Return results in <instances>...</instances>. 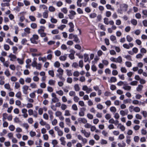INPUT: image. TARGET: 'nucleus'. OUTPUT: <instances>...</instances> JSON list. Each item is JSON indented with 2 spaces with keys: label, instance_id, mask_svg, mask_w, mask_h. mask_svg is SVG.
<instances>
[{
  "label": "nucleus",
  "instance_id": "obj_54",
  "mask_svg": "<svg viewBox=\"0 0 147 147\" xmlns=\"http://www.w3.org/2000/svg\"><path fill=\"white\" fill-rule=\"evenodd\" d=\"M131 99H130L127 98L123 100V102L125 104H127L128 103H130L131 102Z\"/></svg>",
  "mask_w": 147,
  "mask_h": 147
},
{
  "label": "nucleus",
  "instance_id": "obj_48",
  "mask_svg": "<svg viewBox=\"0 0 147 147\" xmlns=\"http://www.w3.org/2000/svg\"><path fill=\"white\" fill-rule=\"evenodd\" d=\"M62 115V113L59 111H56L55 113V116L57 117H59Z\"/></svg>",
  "mask_w": 147,
  "mask_h": 147
},
{
  "label": "nucleus",
  "instance_id": "obj_43",
  "mask_svg": "<svg viewBox=\"0 0 147 147\" xmlns=\"http://www.w3.org/2000/svg\"><path fill=\"white\" fill-rule=\"evenodd\" d=\"M125 65L127 67H131L132 66V63L131 62L127 61L125 62Z\"/></svg>",
  "mask_w": 147,
  "mask_h": 147
},
{
  "label": "nucleus",
  "instance_id": "obj_36",
  "mask_svg": "<svg viewBox=\"0 0 147 147\" xmlns=\"http://www.w3.org/2000/svg\"><path fill=\"white\" fill-rule=\"evenodd\" d=\"M4 87L5 88L7 89L8 90L11 91V89L10 88V86L9 84H6L4 85Z\"/></svg>",
  "mask_w": 147,
  "mask_h": 147
},
{
  "label": "nucleus",
  "instance_id": "obj_22",
  "mask_svg": "<svg viewBox=\"0 0 147 147\" xmlns=\"http://www.w3.org/2000/svg\"><path fill=\"white\" fill-rule=\"evenodd\" d=\"M17 60L19 64L22 65L24 64V61L23 59L18 58L17 59Z\"/></svg>",
  "mask_w": 147,
  "mask_h": 147
},
{
  "label": "nucleus",
  "instance_id": "obj_41",
  "mask_svg": "<svg viewBox=\"0 0 147 147\" xmlns=\"http://www.w3.org/2000/svg\"><path fill=\"white\" fill-rule=\"evenodd\" d=\"M48 16V11H45L43 13V18H47Z\"/></svg>",
  "mask_w": 147,
  "mask_h": 147
},
{
  "label": "nucleus",
  "instance_id": "obj_32",
  "mask_svg": "<svg viewBox=\"0 0 147 147\" xmlns=\"http://www.w3.org/2000/svg\"><path fill=\"white\" fill-rule=\"evenodd\" d=\"M54 53L55 55L57 57L60 56L61 54V52L58 50H57L55 51Z\"/></svg>",
  "mask_w": 147,
  "mask_h": 147
},
{
  "label": "nucleus",
  "instance_id": "obj_55",
  "mask_svg": "<svg viewBox=\"0 0 147 147\" xmlns=\"http://www.w3.org/2000/svg\"><path fill=\"white\" fill-rule=\"evenodd\" d=\"M52 100L53 102L55 103L59 102V99L57 97H56L52 98Z\"/></svg>",
  "mask_w": 147,
  "mask_h": 147
},
{
  "label": "nucleus",
  "instance_id": "obj_57",
  "mask_svg": "<svg viewBox=\"0 0 147 147\" xmlns=\"http://www.w3.org/2000/svg\"><path fill=\"white\" fill-rule=\"evenodd\" d=\"M61 108L62 110H64L67 108V106L65 104H61Z\"/></svg>",
  "mask_w": 147,
  "mask_h": 147
},
{
  "label": "nucleus",
  "instance_id": "obj_62",
  "mask_svg": "<svg viewBox=\"0 0 147 147\" xmlns=\"http://www.w3.org/2000/svg\"><path fill=\"white\" fill-rule=\"evenodd\" d=\"M75 90L76 91H79L80 90V88L78 84H76L74 86Z\"/></svg>",
  "mask_w": 147,
  "mask_h": 147
},
{
  "label": "nucleus",
  "instance_id": "obj_12",
  "mask_svg": "<svg viewBox=\"0 0 147 147\" xmlns=\"http://www.w3.org/2000/svg\"><path fill=\"white\" fill-rule=\"evenodd\" d=\"M110 40L114 43L117 42L116 37L113 35H111L110 37Z\"/></svg>",
  "mask_w": 147,
  "mask_h": 147
},
{
  "label": "nucleus",
  "instance_id": "obj_18",
  "mask_svg": "<svg viewBox=\"0 0 147 147\" xmlns=\"http://www.w3.org/2000/svg\"><path fill=\"white\" fill-rule=\"evenodd\" d=\"M117 81V79L115 77H112L110 80H109L108 82L109 83H111L112 82H115Z\"/></svg>",
  "mask_w": 147,
  "mask_h": 147
},
{
  "label": "nucleus",
  "instance_id": "obj_49",
  "mask_svg": "<svg viewBox=\"0 0 147 147\" xmlns=\"http://www.w3.org/2000/svg\"><path fill=\"white\" fill-rule=\"evenodd\" d=\"M42 65L40 63H37L35 67L36 69L38 70H40L41 69Z\"/></svg>",
  "mask_w": 147,
  "mask_h": 147
},
{
  "label": "nucleus",
  "instance_id": "obj_27",
  "mask_svg": "<svg viewBox=\"0 0 147 147\" xmlns=\"http://www.w3.org/2000/svg\"><path fill=\"white\" fill-rule=\"evenodd\" d=\"M126 39L127 41L129 42H131L133 40V38L129 35H127Z\"/></svg>",
  "mask_w": 147,
  "mask_h": 147
},
{
  "label": "nucleus",
  "instance_id": "obj_9",
  "mask_svg": "<svg viewBox=\"0 0 147 147\" xmlns=\"http://www.w3.org/2000/svg\"><path fill=\"white\" fill-rule=\"evenodd\" d=\"M22 113L23 114V116L25 118H26L28 117V115L27 113V110L26 109H23L22 110Z\"/></svg>",
  "mask_w": 147,
  "mask_h": 147
},
{
  "label": "nucleus",
  "instance_id": "obj_4",
  "mask_svg": "<svg viewBox=\"0 0 147 147\" xmlns=\"http://www.w3.org/2000/svg\"><path fill=\"white\" fill-rule=\"evenodd\" d=\"M8 57L10 58V60L11 61H14L16 59V56L14 55L11 53Z\"/></svg>",
  "mask_w": 147,
  "mask_h": 147
},
{
  "label": "nucleus",
  "instance_id": "obj_10",
  "mask_svg": "<svg viewBox=\"0 0 147 147\" xmlns=\"http://www.w3.org/2000/svg\"><path fill=\"white\" fill-rule=\"evenodd\" d=\"M22 89L23 93L26 94L28 93L27 91L28 90V86L26 85H24Z\"/></svg>",
  "mask_w": 147,
  "mask_h": 147
},
{
  "label": "nucleus",
  "instance_id": "obj_1",
  "mask_svg": "<svg viewBox=\"0 0 147 147\" xmlns=\"http://www.w3.org/2000/svg\"><path fill=\"white\" fill-rule=\"evenodd\" d=\"M38 38V36L36 34H34L33 35L32 37L30 39L31 42L33 44H37L38 42L36 41Z\"/></svg>",
  "mask_w": 147,
  "mask_h": 147
},
{
  "label": "nucleus",
  "instance_id": "obj_33",
  "mask_svg": "<svg viewBox=\"0 0 147 147\" xmlns=\"http://www.w3.org/2000/svg\"><path fill=\"white\" fill-rule=\"evenodd\" d=\"M39 8L41 9H42L43 10H47V6L44 4L40 5L39 6Z\"/></svg>",
  "mask_w": 147,
  "mask_h": 147
},
{
  "label": "nucleus",
  "instance_id": "obj_7",
  "mask_svg": "<svg viewBox=\"0 0 147 147\" xmlns=\"http://www.w3.org/2000/svg\"><path fill=\"white\" fill-rule=\"evenodd\" d=\"M70 52L71 53L69 55V57L71 59H74V54L75 52L72 49H71Z\"/></svg>",
  "mask_w": 147,
  "mask_h": 147
},
{
  "label": "nucleus",
  "instance_id": "obj_6",
  "mask_svg": "<svg viewBox=\"0 0 147 147\" xmlns=\"http://www.w3.org/2000/svg\"><path fill=\"white\" fill-rule=\"evenodd\" d=\"M86 110V108L84 107H82L80 109V111L79 113V115L80 117H83L84 115V112Z\"/></svg>",
  "mask_w": 147,
  "mask_h": 147
},
{
  "label": "nucleus",
  "instance_id": "obj_40",
  "mask_svg": "<svg viewBox=\"0 0 147 147\" xmlns=\"http://www.w3.org/2000/svg\"><path fill=\"white\" fill-rule=\"evenodd\" d=\"M6 42L11 45H14L13 42L9 38H7L6 39Z\"/></svg>",
  "mask_w": 147,
  "mask_h": 147
},
{
  "label": "nucleus",
  "instance_id": "obj_28",
  "mask_svg": "<svg viewBox=\"0 0 147 147\" xmlns=\"http://www.w3.org/2000/svg\"><path fill=\"white\" fill-rule=\"evenodd\" d=\"M67 73V74L68 76H71L72 75V71L71 70L66 69L65 70Z\"/></svg>",
  "mask_w": 147,
  "mask_h": 147
},
{
  "label": "nucleus",
  "instance_id": "obj_2",
  "mask_svg": "<svg viewBox=\"0 0 147 147\" xmlns=\"http://www.w3.org/2000/svg\"><path fill=\"white\" fill-rule=\"evenodd\" d=\"M82 90L84 91H85L86 93L87 94L89 93L92 91L91 88H88L86 85H84L82 86Z\"/></svg>",
  "mask_w": 147,
  "mask_h": 147
},
{
  "label": "nucleus",
  "instance_id": "obj_8",
  "mask_svg": "<svg viewBox=\"0 0 147 147\" xmlns=\"http://www.w3.org/2000/svg\"><path fill=\"white\" fill-rule=\"evenodd\" d=\"M78 121L80 123H83L84 124L87 123V122L86 119L84 118H79L78 119Z\"/></svg>",
  "mask_w": 147,
  "mask_h": 147
},
{
  "label": "nucleus",
  "instance_id": "obj_64",
  "mask_svg": "<svg viewBox=\"0 0 147 147\" xmlns=\"http://www.w3.org/2000/svg\"><path fill=\"white\" fill-rule=\"evenodd\" d=\"M96 14L94 13H91L90 15V17L91 18H94L96 16Z\"/></svg>",
  "mask_w": 147,
  "mask_h": 147
},
{
  "label": "nucleus",
  "instance_id": "obj_61",
  "mask_svg": "<svg viewBox=\"0 0 147 147\" xmlns=\"http://www.w3.org/2000/svg\"><path fill=\"white\" fill-rule=\"evenodd\" d=\"M138 82L136 81H133L130 82V84L131 86H136Z\"/></svg>",
  "mask_w": 147,
  "mask_h": 147
},
{
  "label": "nucleus",
  "instance_id": "obj_42",
  "mask_svg": "<svg viewBox=\"0 0 147 147\" xmlns=\"http://www.w3.org/2000/svg\"><path fill=\"white\" fill-rule=\"evenodd\" d=\"M38 59L39 61H42L43 62H45L47 60L46 58L45 57H39L38 58Z\"/></svg>",
  "mask_w": 147,
  "mask_h": 147
},
{
  "label": "nucleus",
  "instance_id": "obj_45",
  "mask_svg": "<svg viewBox=\"0 0 147 147\" xmlns=\"http://www.w3.org/2000/svg\"><path fill=\"white\" fill-rule=\"evenodd\" d=\"M22 94L20 92H18L16 94V96L19 98L20 99L21 98Z\"/></svg>",
  "mask_w": 147,
  "mask_h": 147
},
{
  "label": "nucleus",
  "instance_id": "obj_50",
  "mask_svg": "<svg viewBox=\"0 0 147 147\" xmlns=\"http://www.w3.org/2000/svg\"><path fill=\"white\" fill-rule=\"evenodd\" d=\"M54 65L55 67L58 68L60 67V64L59 62L57 61L54 63Z\"/></svg>",
  "mask_w": 147,
  "mask_h": 147
},
{
  "label": "nucleus",
  "instance_id": "obj_5",
  "mask_svg": "<svg viewBox=\"0 0 147 147\" xmlns=\"http://www.w3.org/2000/svg\"><path fill=\"white\" fill-rule=\"evenodd\" d=\"M70 28L69 29V32H73L74 30V25L72 22H69L68 24Z\"/></svg>",
  "mask_w": 147,
  "mask_h": 147
},
{
  "label": "nucleus",
  "instance_id": "obj_24",
  "mask_svg": "<svg viewBox=\"0 0 147 147\" xmlns=\"http://www.w3.org/2000/svg\"><path fill=\"white\" fill-rule=\"evenodd\" d=\"M67 58V55H62L60 57L59 59L61 61H65L66 60Z\"/></svg>",
  "mask_w": 147,
  "mask_h": 147
},
{
  "label": "nucleus",
  "instance_id": "obj_25",
  "mask_svg": "<svg viewBox=\"0 0 147 147\" xmlns=\"http://www.w3.org/2000/svg\"><path fill=\"white\" fill-rule=\"evenodd\" d=\"M55 80H50L48 82V84L50 85L54 86L55 83Z\"/></svg>",
  "mask_w": 147,
  "mask_h": 147
},
{
  "label": "nucleus",
  "instance_id": "obj_63",
  "mask_svg": "<svg viewBox=\"0 0 147 147\" xmlns=\"http://www.w3.org/2000/svg\"><path fill=\"white\" fill-rule=\"evenodd\" d=\"M121 71L123 73H126L127 70L125 67H122L121 68Z\"/></svg>",
  "mask_w": 147,
  "mask_h": 147
},
{
  "label": "nucleus",
  "instance_id": "obj_59",
  "mask_svg": "<svg viewBox=\"0 0 147 147\" xmlns=\"http://www.w3.org/2000/svg\"><path fill=\"white\" fill-rule=\"evenodd\" d=\"M30 26L33 29H35L37 27V25L35 23H32L31 24Z\"/></svg>",
  "mask_w": 147,
  "mask_h": 147
},
{
  "label": "nucleus",
  "instance_id": "obj_11",
  "mask_svg": "<svg viewBox=\"0 0 147 147\" xmlns=\"http://www.w3.org/2000/svg\"><path fill=\"white\" fill-rule=\"evenodd\" d=\"M63 71H64L63 69L61 68H59L58 70H57V71L58 73L57 74L56 76L63 75Z\"/></svg>",
  "mask_w": 147,
  "mask_h": 147
},
{
  "label": "nucleus",
  "instance_id": "obj_52",
  "mask_svg": "<svg viewBox=\"0 0 147 147\" xmlns=\"http://www.w3.org/2000/svg\"><path fill=\"white\" fill-rule=\"evenodd\" d=\"M131 23L134 26L136 25L137 24V21L135 19H132L131 20Z\"/></svg>",
  "mask_w": 147,
  "mask_h": 147
},
{
  "label": "nucleus",
  "instance_id": "obj_30",
  "mask_svg": "<svg viewBox=\"0 0 147 147\" xmlns=\"http://www.w3.org/2000/svg\"><path fill=\"white\" fill-rule=\"evenodd\" d=\"M106 7L108 9H110L113 11H114L115 9L114 8H112L111 5L107 4L106 5Z\"/></svg>",
  "mask_w": 147,
  "mask_h": 147
},
{
  "label": "nucleus",
  "instance_id": "obj_51",
  "mask_svg": "<svg viewBox=\"0 0 147 147\" xmlns=\"http://www.w3.org/2000/svg\"><path fill=\"white\" fill-rule=\"evenodd\" d=\"M58 142L56 140L54 139L52 141V144L53 145V147H55V146L58 144Z\"/></svg>",
  "mask_w": 147,
  "mask_h": 147
},
{
  "label": "nucleus",
  "instance_id": "obj_21",
  "mask_svg": "<svg viewBox=\"0 0 147 147\" xmlns=\"http://www.w3.org/2000/svg\"><path fill=\"white\" fill-rule=\"evenodd\" d=\"M127 7L128 6L127 5L125 4H123L121 7V9L123 11H126L127 10Z\"/></svg>",
  "mask_w": 147,
  "mask_h": 147
},
{
  "label": "nucleus",
  "instance_id": "obj_58",
  "mask_svg": "<svg viewBox=\"0 0 147 147\" xmlns=\"http://www.w3.org/2000/svg\"><path fill=\"white\" fill-rule=\"evenodd\" d=\"M95 143V141L93 139L90 140L89 142V144L91 146L94 145Z\"/></svg>",
  "mask_w": 147,
  "mask_h": 147
},
{
  "label": "nucleus",
  "instance_id": "obj_14",
  "mask_svg": "<svg viewBox=\"0 0 147 147\" xmlns=\"http://www.w3.org/2000/svg\"><path fill=\"white\" fill-rule=\"evenodd\" d=\"M117 127V128H119L122 131H124L125 129V126L121 123L118 124Z\"/></svg>",
  "mask_w": 147,
  "mask_h": 147
},
{
  "label": "nucleus",
  "instance_id": "obj_46",
  "mask_svg": "<svg viewBox=\"0 0 147 147\" xmlns=\"http://www.w3.org/2000/svg\"><path fill=\"white\" fill-rule=\"evenodd\" d=\"M30 29L29 28H26L24 29V31L27 34H29L30 33Z\"/></svg>",
  "mask_w": 147,
  "mask_h": 147
},
{
  "label": "nucleus",
  "instance_id": "obj_26",
  "mask_svg": "<svg viewBox=\"0 0 147 147\" xmlns=\"http://www.w3.org/2000/svg\"><path fill=\"white\" fill-rule=\"evenodd\" d=\"M66 27L65 25L62 24L57 27V28L61 31H63Z\"/></svg>",
  "mask_w": 147,
  "mask_h": 147
},
{
  "label": "nucleus",
  "instance_id": "obj_39",
  "mask_svg": "<svg viewBox=\"0 0 147 147\" xmlns=\"http://www.w3.org/2000/svg\"><path fill=\"white\" fill-rule=\"evenodd\" d=\"M29 18L32 22H35L36 20V18L33 16H30Z\"/></svg>",
  "mask_w": 147,
  "mask_h": 147
},
{
  "label": "nucleus",
  "instance_id": "obj_15",
  "mask_svg": "<svg viewBox=\"0 0 147 147\" xmlns=\"http://www.w3.org/2000/svg\"><path fill=\"white\" fill-rule=\"evenodd\" d=\"M143 88V86L141 84H139L136 87V90L138 92H141Z\"/></svg>",
  "mask_w": 147,
  "mask_h": 147
},
{
  "label": "nucleus",
  "instance_id": "obj_34",
  "mask_svg": "<svg viewBox=\"0 0 147 147\" xmlns=\"http://www.w3.org/2000/svg\"><path fill=\"white\" fill-rule=\"evenodd\" d=\"M52 124L53 126L56 125L57 123V119H55L51 121Z\"/></svg>",
  "mask_w": 147,
  "mask_h": 147
},
{
  "label": "nucleus",
  "instance_id": "obj_38",
  "mask_svg": "<svg viewBox=\"0 0 147 147\" xmlns=\"http://www.w3.org/2000/svg\"><path fill=\"white\" fill-rule=\"evenodd\" d=\"M49 10L50 11L53 12L55 11V8L53 6H50L49 7Z\"/></svg>",
  "mask_w": 147,
  "mask_h": 147
},
{
  "label": "nucleus",
  "instance_id": "obj_31",
  "mask_svg": "<svg viewBox=\"0 0 147 147\" xmlns=\"http://www.w3.org/2000/svg\"><path fill=\"white\" fill-rule=\"evenodd\" d=\"M12 50L14 54H16L17 53V51L18 50V49L17 47L15 46H13L12 48Z\"/></svg>",
  "mask_w": 147,
  "mask_h": 147
},
{
  "label": "nucleus",
  "instance_id": "obj_16",
  "mask_svg": "<svg viewBox=\"0 0 147 147\" xmlns=\"http://www.w3.org/2000/svg\"><path fill=\"white\" fill-rule=\"evenodd\" d=\"M61 142V144L65 146L66 144V141L65 140V138L64 137H61L59 139Z\"/></svg>",
  "mask_w": 147,
  "mask_h": 147
},
{
  "label": "nucleus",
  "instance_id": "obj_3",
  "mask_svg": "<svg viewBox=\"0 0 147 147\" xmlns=\"http://www.w3.org/2000/svg\"><path fill=\"white\" fill-rule=\"evenodd\" d=\"M80 131L81 133L83 134L85 136L86 138H88L90 137V132H87L85 130L82 129Z\"/></svg>",
  "mask_w": 147,
  "mask_h": 147
},
{
  "label": "nucleus",
  "instance_id": "obj_13",
  "mask_svg": "<svg viewBox=\"0 0 147 147\" xmlns=\"http://www.w3.org/2000/svg\"><path fill=\"white\" fill-rule=\"evenodd\" d=\"M128 113L127 110H125L124 111L121 110L120 111V114L122 116H124L125 115H127Z\"/></svg>",
  "mask_w": 147,
  "mask_h": 147
},
{
  "label": "nucleus",
  "instance_id": "obj_19",
  "mask_svg": "<svg viewBox=\"0 0 147 147\" xmlns=\"http://www.w3.org/2000/svg\"><path fill=\"white\" fill-rule=\"evenodd\" d=\"M122 62V59L121 56H119L117 58H116V62L121 63Z\"/></svg>",
  "mask_w": 147,
  "mask_h": 147
},
{
  "label": "nucleus",
  "instance_id": "obj_29",
  "mask_svg": "<svg viewBox=\"0 0 147 147\" xmlns=\"http://www.w3.org/2000/svg\"><path fill=\"white\" fill-rule=\"evenodd\" d=\"M84 61L85 62H86L88 61L89 59L88 55L86 54H85L84 55Z\"/></svg>",
  "mask_w": 147,
  "mask_h": 147
},
{
  "label": "nucleus",
  "instance_id": "obj_44",
  "mask_svg": "<svg viewBox=\"0 0 147 147\" xmlns=\"http://www.w3.org/2000/svg\"><path fill=\"white\" fill-rule=\"evenodd\" d=\"M100 143L102 145L106 144L107 143V141L103 139H102L100 141Z\"/></svg>",
  "mask_w": 147,
  "mask_h": 147
},
{
  "label": "nucleus",
  "instance_id": "obj_53",
  "mask_svg": "<svg viewBox=\"0 0 147 147\" xmlns=\"http://www.w3.org/2000/svg\"><path fill=\"white\" fill-rule=\"evenodd\" d=\"M140 139V138L138 136H135L134 138V140L135 142H138Z\"/></svg>",
  "mask_w": 147,
  "mask_h": 147
},
{
  "label": "nucleus",
  "instance_id": "obj_56",
  "mask_svg": "<svg viewBox=\"0 0 147 147\" xmlns=\"http://www.w3.org/2000/svg\"><path fill=\"white\" fill-rule=\"evenodd\" d=\"M110 111L112 112L115 113L116 112L117 109L114 107H112L110 108Z\"/></svg>",
  "mask_w": 147,
  "mask_h": 147
},
{
  "label": "nucleus",
  "instance_id": "obj_47",
  "mask_svg": "<svg viewBox=\"0 0 147 147\" xmlns=\"http://www.w3.org/2000/svg\"><path fill=\"white\" fill-rule=\"evenodd\" d=\"M69 88V86H66L65 87L62 88V89L64 92L66 93H67L68 92Z\"/></svg>",
  "mask_w": 147,
  "mask_h": 147
},
{
  "label": "nucleus",
  "instance_id": "obj_60",
  "mask_svg": "<svg viewBox=\"0 0 147 147\" xmlns=\"http://www.w3.org/2000/svg\"><path fill=\"white\" fill-rule=\"evenodd\" d=\"M30 87L32 88H37V85L34 83H32L30 84Z\"/></svg>",
  "mask_w": 147,
  "mask_h": 147
},
{
  "label": "nucleus",
  "instance_id": "obj_17",
  "mask_svg": "<svg viewBox=\"0 0 147 147\" xmlns=\"http://www.w3.org/2000/svg\"><path fill=\"white\" fill-rule=\"evenodd\" d=\"M123 88L125 90L129 91L131 90V87L127 84H124Z\"/></svg>",
  "mask_w": 147,
  "mask_h": 147
},
{
  "label": "nucleus",
  "instance_id": "obj_20",
  "mask_svg": "<svg viewBox=\"0 0 147 147\" xmlns=\"http://www.w3.org/2000/svg\"><path fill=\"white\" fill-rule=\"evenodd\" d=\"M45 28V27L43 26H40V28L38 30V34H40L44 32Z\"/></svg>",
  "mask_w": 147,
  "mask_h": 147
},
{
  "label": "nucleus",
  "instance_id": "obj_37",
  "mask_svg": "<svg viewBox=\"0 0 147 147\" xmlns=\"http://www.w3.org/2000/svg\"><path fill=\"white\" fill-rule=\"evenodd\" d=\"M126 138L127 139L126 140V142L128 144H129L130 142L131 141L130 139L131 137L129 136H126Z\"/></svg>",
  "mask_w": 147,
  "mask_h": 147
},
{
  "label": "nucleus",
  "instance_id": "obj_23",
  "mask_svg": "<svg viewBox=\"0 0 147 147\" xmlns=\"http://www.w3.org/2000/svg\"><path fill=\"white\" fill-rule=\"evenodd\" d=\"M117 145L119 147H125L126 145L125 143L123 141L121 143H118Z\"/></svg>",
  "mask_w": 147,
  "mask_h": 147
},
{
  "label": "nucleus",
  "instance_id": "obj_35",
  "mask_svg": "<svg viewBox=\"0 0 147 147\" xmlns=\"http://www.w3.org/2000/svg\"><path fill=\"white\" fill-rule=\"evenodd\" d=\"M50 21L51 22L54 24L57 23V20L56 19L54 18L53 17H51Z\"/></svg>",
  "mask_w": 147,
  "mask_h": 147
}]
</instances>
